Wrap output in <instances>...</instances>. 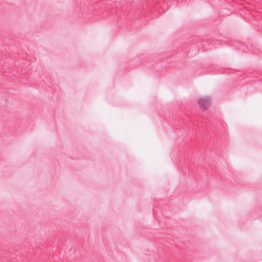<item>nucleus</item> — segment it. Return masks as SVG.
<instances>
[{"mask_svg":"<svg viewBox=\"0 0 262 262\" xmlns=\"http://www.w3.org/2000/svg\"><path fill=\"white\" fill-rule=\"evenodd\" d=\"M198 103L200 106L204 109H207L210 103V98L209 97H205L199 98Z\"/></svg>","mask_w":262,"mask_h":262,"instance_id":"nucleus-1","label":"nucleus"}]
</instances>
